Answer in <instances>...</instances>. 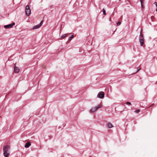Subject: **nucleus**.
I'll return each instance as SVG.
<instances>
[{"mask_svg": "<svg viewBox=\"0 0 157 157\" xmlns=\"http://www.w3.org/2000/svg\"><path fill=\"white\" fill-rule=\"evenodd\" d=\"M10 146L6 145L3 147V155L5 157H8L10 155Z\"/></svg>", "mask_w": 157, "mask_h": 157, "instance_id": "obj_1", "label": "nucleus"}, {"mask_svg": "<svg viewBox=\"0 0 157 157\" xmlns=\"http://www.w3.org/2000/svg\"><path fill=\"white\" fill-rule=\"evenodd\" d=\"M102 106L101 105H98L96 106L93 107L90 110V112L93 113L95 112L98 109L101 108Z\"/></svg>", "mask_w": 157, "mask_h": 157, "instance_id": "obj_2", "label": "nucleus"}, {"mask_svg": "<svg viewBox=\"0 0 157 157\" xmlns=\"http://www.w3.org/2000/svg\"><path fill=\"white\" fill-rule=\"evenodd\" d=\"M139 40L140 45L141 46H142L144 44V38L143 35L141 32L139 36Z\"/></svg>", "mask_w": 157, "mask_h": 157, "instance_id": "obj_3", "label": "nucleus"}, {"mask_svg": "<svg viewBox=\"0 0 157 157\" xmlns=\"http://www.w3.org/2000/svg\"><path fill=\"white\" fill-rule=\"evenodd\" d=\"M31 13V10L29 6L27 5L25 7V13L27 16H29Z\"/></svg>", "mask_w": 157, "mask_h": 157, "instance_id": "obj_4", "label": "nucleus"}, {"mask_svg": "<svg viewBox=\"0 0 157 157\" xmlns=\"http://www.w3.org/2000/svg\"><path fill=\"white\" fill-rule=\"evenodd\" d=\"M105 94L104 92L101 91L99 92L98 95L97 97L100 98H103L104 97Z\"/></svg>", "mask_w": 157, "mask_h": 157, "instance_id": "obj_5", "label": "nucleus"}, {"mask_svg": "<svg viewBox=\"0 0 157 157\" xmlns=\"http://www.w3.org/2000/svg\"><path fill=\"white\" fill-rule=\"evenodd\" d=\"M15 24L14 23H13L12 24L9 25H5L4 26V27L5 29H10L12 28L14 25Z\"/></svg>", "mask_w": 157, "mask_h": 157, "instance_id": "obj_6", "label": "nucleus"}, {"mask_svg": "<svg viewBox=\"0 0 157 157\" xmlns=\"http://www.w3.org/2000/svg\"><path fill=\"white\" fill-rule=\"evenodd\" d=\"M43 23V21H42L40 24H38L37 25H35L33 27L32 29H37L39 28L42 25Z\"/></svg>", "mask_w": 157, "mask_h": 157, "instance_id": "obj_7", "label": "nucleus"}, {"mask_svg": "<svg viewBox=\"0 0 157 157\" xmlns=\"http://www.w3.org/2000/svg\"><path fill=\"white\" fill-rule=\"evenodd\" d=\"M20 71V69L19 67L15 66L14 67V71L17 73L19 72Z\"/></svg>", "mask_w": 157, "mask_h": 157, "instance_id": "obj_8", "label": "nucleus"}, {"mask_svg": "<svg viewBox=\"0 0 157 157\" xmlns=\"http://www.w3.org/2000/svg\"><path fill=\"white\" fill-rule=\"evenodd\" d=\"M30 145H31L30 143L29 142H28L25 144V148H28L29 147V146Z\"/></svg>", "mask_w": 157, "mask_h": 157, "instance_id": "obj_9", "label": "nucleus"}, {"mask_svg": "<svg viewBox=\"0 0 157 157\" xmlns=\"http://www.w3.org/2000/svg\"><path fill=\"white\" fill-rule=\"evenodd\" d=\"M107 126L109 128H111L113 127L112 124L110 123H108Z\"/></svg>", "mask_w": 157, "mask_h": 157, "instance_id": "obj_10", "label": "nucleus"}, {"mask_svg": "<svg viewBox=\"0 0 157 157\" xmlns=\"http://www.w3.org/2000/svg\"><path fill=\"white\" fill-rule=\"evenodd\" d=\"M73 37L74 36L73 35H71V36L69 38L68 40L70 41Z\"/></svg>", "mask_w": 157, "mask_h": 157, "instance_id": "obj_11", "label": "nucleus"}, {"mask_svg": "<svg viewBox=\"0 0 157 157\" xmlns=\"http://www.w3.org/2000/svg\"><path fill=\"white\" fill-rule=\"evenodd\" d=\"M66 35H67L66 34H64L63 35H62L61 36L60 38L62 39L63 38L65 37L66 36Z\"/></svg>", "mask_w": 157, "mask_h": 157, "instance_id": "obj_12", "label": "nucleus"}, {"mask_svg": "<svg viewBox=\"0 0 157 157\" xmlns=\"http://www.w3.org/2000/svg\"><path fill=\"white\" fill-rule=\"evenodd\" d=\"M102 11L103 12V14L104 15H106L105 10L104 9H102Z\"/></svg>", "mask_w": 157, "mask_h": 157, "instance_id": "obj_13", "label": "nucleus"}, {"mask_svg": "<svg viewBox=\"0 0 157 157\" xmlns=\"http://www.w3.org/2000/svg\"><path fill=\"white\" fill-rule=\"evenodd\" d=\"M140 111V109H137L135 111V112L136 113H139Z\"/></svg>", "mask_w": 157, "mask_h": 157, "instance_id": "obj_14", "label": "nucleus"}, {"mask_svg": "<svg viewBox=\"0 0 157 157\" xmlns=\"http://www.w3.org/2000/svg\"><path fill=\"white\" fill-rule=\"evenodd\" d=\"M121 22L120 21L118 22L117 23V26H119L121 25Z\"/></svg>", "mask_w": 157, "mask_h": 157, "instance_id": "obj_15", "label": "nucleus"}, {"mask_svg": "<svg viewBox=\"0 0 157 157\" xmlns=\"http://www.w3.org/2000/svg\"><path fill=\"white\" fill-rule=\"evenodd\" d=\"M126 104L127 105H131V103L129 102L128 101L126 102Z\"/></svg>", "mask_w": 157, "mask_h": 157, "instance_id": "obj_16", "label": "nucleus"}, {"mask_svg": "<svg viewBox=\"0 0 157 157\" xmlns=\"http://www.w3.org/2000/svg\"><path fill=\"white\" fill-rule=\"evenodd\" d=\"M143 0H140V2L141 3V5L142 6V3H143Z\"/></svg>", "mask_w": 157, "mask_h": 157, "instance_id": "obj_17", "label": "nucleus"}, {"mask_svg": "<svg viewBox=\"0 0 157 157\" xmlns=\"http://www.w3.org/2000/svg\"><path fill=\"white\" fill-rule=\"evenodd\" d=\"M154 4L156 6H157V2H155L154 3Z\"/></svg>", "mask_w": 157, "mask_h": 157, "instance_id": "obj_18", "label": "nucleus"}, {"mask_svg": "<svg viewBox=\"0 0 157 157\" xmlns=\"http://www.w3.org/2000/svg\"><path fill=\"white\" fill-rule=\"evenodd\" d=\"M156 11L157 12V6H156Z\"/></svg>", "mask_w": 157, "mask_h": 157, "instance_id": "obj_19", "label": "nucleus"}, {"mask_svg": "<svg viewBox=\"0 0 157 157\" xmlns=\"http://www.w3.org/2000/svg\"><path fill=\"white\" fill-rule=\"evenodd\" d=\"M140 69V68L139 69H138V70H137V71L136 72H138Z\"/></svg>", "mask_w": 157, "mask_h": 157, "instance_id": "obj_20", "label": "nucleus"}, {"mask_svg": "<svg viewBox=\"0 0 157 157\" xmlns=\"http://www.w3.org/2000/svg\"><path fill=\"white\" fill-rule=\"evenodd\" d=\"M119 1H120V0H119Z\"/></svg>", "mask_w": 157, "mask_h": 157, "instance_id": "obj_21", "label": "nucleus"}]
</instances>
